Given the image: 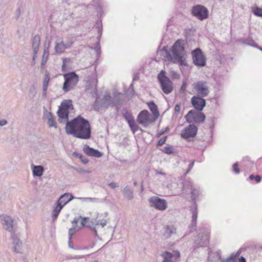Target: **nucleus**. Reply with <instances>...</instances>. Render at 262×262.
Masks as SVG:
<instances>
[{"label": "nucleus", "instance_id": "30", "mask_svg": "<svg viewBox=\"0 0 262 262\" xmlns=\"http://www.w3.org/2000/svg\"><path fill=\"white\" fill-rule=\"evenodd\" d=\"M128 123L133 133L138 130V126L136 124L133 118L128 119Z\"/></svg>", "mask_w": 262, "mask_h": 262}, {"label": "nucleus", "instance_id": "4", "mask_svg": "<svg viewBox=\"0 0 262 262\" xmlns=\"http://www.w3.org/2000/svg\"><path fill=\"white\" fill-rule=\"evenodd\" d=\"M64 82L63 85V90L68 92L74 89L78 82V75L75 72H71L66 74L63 76Z\"/></svg>", "mask_w": 262, "mask_h": 262}, {"label": "nucleus", "instance_id": "51", "mask_svg": "<svg viewBox=\"0 0 262 262\" xmlns=\"http://www.w3.org/2000/svg\"><path fill=\"white\" fill-rule=\"evenodd\" d=\"M79 221V219L77 217L75 218L72 222V224H73V226H77V224L78 223Z\"/></svg>", "mask_w": 262, "mask_h": 262}, {"label": "nucleus", "instance_id": "9", "mask_svg": "<svg viewBox=\"0 0 262 262\" xmlns=\"http://www.w3.org/2000/svg\"><path fill=\"white\" fill-rule=\"evenodd\" d=\"M193 88L198 96L202 97L207 96L209 92V87L206 82L199 81L193 84Z\"/></svg>", "mask_w": 262, "mask_h": 262}, {"label": "nucleus", "instance_id": "18", "mask_svg": "<svg viewBox=\"0 0 262 262\" xmlns=\"http://www.w3.org/2000/svg\"><path fill=\"white\" fill-rule=\"evenodd\" d=\"M83 150L87 155L91 157L100 158L102 156V154L98 150L93 149L88 145H85L84 146Z\"/></svg>", "mask_w": 262, "mask_h": 262}, {"label": "nucleus", "instance_id": "62", "mask_svg": "<svg viewBox=\"0 0 262 262\" xmlns=\"http://www.w3.org/2000/svg\"><path fill=\"white\" fill-rule=\"evenodd\" d=\"M168 127L166 128L165 130H163L162 132H161L160 133V135L163 134L165 131H166V130H168Z\"/></svg>", "mask_w": 262, "mask_h": 262}, {"label": "nucleus", "instance_id": "47", "mask_svg": "<svg viewBox=\"0 0 262 262\" xmlns=\"http://www.w3.org/2000/svg\"><path fill=\"white\" fill-rule=\"evenodd\" d=\"M8 122L5 119H2L0 120V126H3L7 124Z\"/></svg>", "mask_w": 262, "mask_h": 262}, {"label": "nucleus", "instance_id": "12", "mask_svg": "<svg viewBox=\"0 0 262 262\" xmlns=\"http://www.w3.org/2000/svg\"><path fill=\"white\" fill-rule=\"evenodd\" d=\"M71 43L65 42L62 39L58 38L55 42V52L58 54H61L64 52L66 50L70 48Z\"/></svg>", "mask_w": 262, "mask_h": 262}, {"label": "nucleus", "instance_id": "25", "mask_svg": "<svg viewBox=\"0 0 262 262\" xmlns=\"http://www.w3.org/2000/svg\"><path fill=\"white\" fill-rule=\"evenodd\" d=\"M113 104V102L111 100V97L109 95H106L104 96L103 99L100 103V106L102 107H107L108 106Z\"/></svg>", "mask_w": 262, "mask_h": 262}, {"label": "nucleus", "instance_id": "13", "mask_svg": "<svg viewBox=\"0 0 262 262\" xmlns=\"http://www.w3.org/2000/svg\"><path fill=\"white\" fill-rule=\"evenodd\" d=\"M137 121L144 126H147L152 122L149 112L146 110L141 112L138 116Z\"/></svg>", "mask_w": 262, "mask_h": 262}, {"label": "nucleus", "instance_id": "46", "mask_svg": "<svg viewBox=\"0 0 262 262\" xmlns=\"http://www.w3.org/2000/svg\"><path fill=\"white\" fill-rule=\"evenodd\" d=\"M174 111L176 114H178L180 111V105L178 104H176L174 107Z\"/></svg>", "mask_w": 262, "mask_h": 262}, {"label": "nucleus", "instance_id": "11", "mask_svg": "<svg viewBox=\"0 0 262 262\" xmlns=\"http://www.w3.org/2000/svg\"><path fill=\"white\" fill-rule=\"evenodd\" d=\"M162 256L163 258L162 262H177L179 260L180 253L177 251H173L172 252L165 251Z\"/></svg>", "mask_w": 262, "mask_h": 262}, {"label": "nucleus", "instance_id": "36", "mask_svg": "<svg viewBox=\"0 0 262 262\" xmlns=\"http://www.w3.org/2000/svg\"><path fill=\"white\" fill-rule=\"evenodd\" d=\"M79 228L77 226H73L69 230V241H71L72 236L75 233L77 230H78Z\"/></svg>", "mask_w": 262, "mask_h": 262}, {"label": "nucleus", "instance_id": "26", "mask_svg": "<svg viewBox=\"0 0 262 262\" xmlns=\"http://www.w3.org/2000/svg\"><path fill=\"white\" fill-rule=\"evenodd\" d=\"M59 108L66 111H69L70 109H73L72 101L70 100H64Z\"/></svg>", "mask_w": 262, "mask_h": 262}, {"label": "nucleus", "instance_id": "2", "mask_svg": "<svg viewBox=\"0 0 262 262\" xmlns=\"http://www.w3.org/2000/svg\"><path fill=\"white\" fill-rule=\"evenodd\" d=\"M171 60L174 63L186 66L187 63L184 57L185 54L183 47V41L178 40L172 47Z\"/></svg>", "mask_w": 262, "mask_h": 262}, {"label": "nucleus", "instance_id": "27", "mask_svg": "<svg viewBox=\"0 0 262 262\" xmlns=\"http://www.w3.org/2000/svg\"><path fill=\"white\" fill-rule=\"evenodd\" d=\"M62 208V206H61L59 203L56 202V206L55 207H54L52 212V219L53 221H55L57 218Z\"/></svg>", "mask_w": 262, "mask_h": 262}, {"label": "nucleus", "instance_id": "34", "mask_svg": "<svg viewBox=\"0 0 262 262\" xmlns=\"http://www.w3.org/2000/svg\"><path fill=\"white\" fill-rule=\"evenodd\" d=\"M239 256V253H233L231 256L223 262H235L236 259Z\"/></svg>", "mask_w": 262, "mask_h": 262}, {"label": "nucleus", "instance_id": "40", "mask_svg": "<svg viewBox=\"0 0 262 262\" xmlns=\"http://www.w3.org/2000/svg\"><path fill=\"white\" fill-rule=\"evenodd\" d=\"M73 168L76 170L77 172L80 173H90L91 171L89 170H84L81 168H76L73 167Z\"/></svg>", "mask_w": 262, "mask_h": 262}, {"label": "nucleus", "instance_id": "1", "mask_svg": "<svg viewBox=\"0 0 262 262\" xmlns=\"http://www.w3.org/2000/svg\"><path fill=\"white\" fill-rule=\"evenodd\" d=\"M67 133L74 137L88 139L91 137V128L89 121L80 116L68 121L65 127Z\"/></svg>", "mask_w": 262, "mask_h": 262}, {"label": "nucleus", "instance_id": "44", "mask_svg": "<svg viewBox=\"0 0 262 262\" xmlns=\"http://www.w3.org/2000/svg\"><path fill=\"white\" fill-rule=\"evenodd\" d=\"M167 137L165 136V137L161 138L159 140V141L158 142V145L161 146L165 142Z\"/></svg>", "mask_w": 262, "mask_h": 262}, {"label": "nucleus", "instance_id": "35", "mask_svg": "<svg viewBox=\"0 0 262 262\" xmlns=\"http://www.w3.org/2000/svg\"><path fill=\"white\" fill-rule=\"evenodd\" d=\"M50 75L48 73H46L45 75L44 80L43 82L42 88H48L50 81Z\"/></svg>", "mask_w": 262, "mask_h": 262}, {"label": "nucleus", "instance_id": "53", "mask_svg": "<svg viewBox=\"0 0 262 262\" xmlns=\"http://www.w3.org/2000/svg\"><path fill=\"white\" fill-rule=\"evenodd\" d=\"M43 88L42 96L45 98L47 95V91L48 88Z\"/></svg>", "mask_w": 262, "mask_h": 262}, {"label": "nucleus", "instance_id": "49", "mask_svg": "<svg viewBox=\"0 0 262 262\" xmlns=\"http://www.w3.org/2000/svg\"><path fill=\"white\" fill-rule=\"evenodd\" d=\"M194 161H193L192 163H191L189 166V168H188V169L187 170V171H186V174H187L189 172V171L191 170V169L192 168L193 165H194Z\"/></svg>", "mask_w": 262, "mask_h": 262}, {"label": "nucleus", "instance_id": "61", "mask_svg": "<svg viewBox=\"0 0 262 262\" xmlns=\"http://www.w3.org/2000/svg\"><path fill=\"white\" fill-rule=\"evenodd\" d=\"M33 60H35V58L37 56V54H35V53H33Z\"/></svg>", "mask_w": 262, "mask_h": 262}, {"label": "nucleus", "instance_id": "33", "mask_svg": "<svg viewBox=\"0 0 262 262\" xmlns=\"http://www.w3.org/2000/svg\"><path fill=\"white\" fill-rule=\"evenodd\" d=\"M49 53L44 52L43 53V55L42 56L41 61V66L42 69L44 68L45 64H46L48 57H49Z\"/></svg>", "mask_w": 262, "mask_h": 262}, {"label": "nucleus", "instance_id": "57", "mask_svg": "<svg viewBox=\"0 0 262 262\" xmlns=\"http://www.w3.org/2000/svg\"><path fill=\"white\" fill-rule=\"evenodd\" d=\"M80 199L81 200H85V201H92L93 200H94L95 199H93V198H80Z\"/></svg>", "mask_w": 262, "mask_h": 262}, {"label": "nucleus", "instance_id": "48", "mask_svg": "<svg viewBox=\"0 0 262 262\" xmlns=\"http://www.w3.org/2000/svg\"><path fill=\"white\" fill-rule=\"evenodd\" d=\"M108 185L112 188H115L116 187H118V184L116 183L115 182H111L110 184H108Z\"/></svg>", "mask_w": 262, "mask_h": 262}, {"label": "nucleus", "instance_id": "56", "mask_svg": "<svg viewBox=\"0 0 262 262\" xmlns=\"http://www.w3.org/2000/svg\"><path fill=\"white\" fill-rule=\"evenodd\" d=\"M239 262H246V260L245 258L243 256H241L240 258H239Z\"/></svg>", "mask_w": 262, "mask_h": 262}, {"label": "nucleus", "instance_id": "16", "mask_svg": "<svg viewBox=\"0 0 262 262\" xmlns=\"http://www.w3.org/2000/svg\"><path fill=\"white\" fill-rule=\"evenodd\" d=\"M197 130V127L194 125L190 124L182 132V137L185 139L193 137L196 135Z\"/></svg>", "mask_w": 262, "mask_h": 262}, {"label": "nucleus", "instance_id": "14", "mask_svg": "<svg viewBox=\"0 0 262 262\" xmlns=\"http://www.w3.org/2000/svg\"><path fill=\"white\" fill-rule=\"evenodd\" d=\"M0 221L4 228L9 232H12L13 228V221L12 219L7 215L0 216Z\"/></svg>", "mask_w": 262, "mask_h": 262}, {"label": "nucleus", "instance_id": "50", "mask_svg": "<svg viewBox=\"0 0 262 262\" xmlns=\"http://www.w3.org/2000/svg\"><path fill=\"white\" fill-rule=\"evenodd\" d=\"M69 59H68V58H63L62 59V61H63V63H62V71L64 70V69L66 68V62L67 61V60H69Z\"/></svg>", "mask_w": 262, "mask_h": 262}, {"label": "nucleus", "instance_id": "22", "mask_svg": "<svg viewBox=\"0 0 262 262\" xmlns=\"http://www.w3.org/2000/svg\"><path fill=\"white\" fill-rule=\"evenodd\" d=\"M40 43V36L38 35H35L32 40V49L33 50V53L37 54Z\"/></svg>", "mask_w": 262, "mask_h": 262}, {"label": "nucleus", "instance_id": "37", "mask_svg": "<svg viewBox=\"0 0 262 262\" xmlns=\"http://www.w3.org/2000/svg\"><path fill=\"white\" fill-rule=\"evenodd\" d=\"M253 12L256 16L262 17V8L256 7L253 9Z\"/></svg>", "mask_w": 262, "mask_h": 262}, {"label": "nucleus", "instance_id": "31", "mask_svg": "<svg viewBox=\"0 0 262 262\" xmlns=\"http://www.w3.org/2000/svg\"><path fill=\"white\" fill-rule=\"evenodd\" d=\"M147 105L152 113L155 116H159V112L157 109V106L153 101H150L147 103Z\"/></svg>", "mask_w": 262, "mask_h": 262}, {"label": "nucleus", "instance_id": "45", "mask_svg": "<svg viewBox=\"0 0 262 262\" xmlns=\"http://www.w3.org/2000/svg\"><path fill=\"white\" fill-rule=\"evenodd\" d=\"M237 166L238 165L237 163H234L233 165V170L236 173H238L239 172V169Z\"/></svg>", "mask_w": 262, "mask_h": 262}, {"label": "nucleus", "instance_id": "59", "mask_svg": "<svg viewBox=\"0 0 262 262\" xmlns=\"http://www.w3.org/2000/svg\"><path fill=\"white\" fill-rule=\"evenodd\" d=\"M69 246L71 248H73V246H72V245H71V241H69Z\"/></svg>", "mask_w": 262, "mask_h": 262}, {"label": "nucleus", "instance_id": "3", "mask_svg": "<svg viewBox=\"0 0 262 262\" xmlns=\"http://www.w3.org/2000/svg\"><path fill=\"white\" fill-rule=\"evenodd\" d=\"M108 219H102L97 220L96 219L90 220L88 217H83L81 221V227H86L92 230L96 236H98L97 229L101 226L102 229L107 224Z\"/></svg>", "mask_w": 262, "mask_h": 262}, {"label": "nucleus", "instance_id": "64", "mask_svg": "<svg viewBox=\"0 0 262 262\" xmlns=\"http://www.w3.org/2000/svg\"><path fill=\"white\" fill-rule=\"evenodd\" d=\"M134 185L135 186H137L138 185V183L137 182H134Z\"/></svg>", "mask_w": 262, "mask_h": 262}, {"label": "nucleus", "instance_id": "52", "mask_svg": "<svg viewBox=\"0 0 262 262\" xmlns=\"http://www.w3.org/2000/svg\"><path fill=\"white\" fill-rule=\"evenodd\" d=\"M99 104V101L98 99H96L95 103L94 104L95 109L98 110L99 108L98 107V105Z\"/></svg>", "mask_w": 262, "mask_h": 262}, {"label": "nucleus", "instance_id": "7", "mask_svg": "<svg viewBox=\"0 0 262 262\" xmlns=\"http://www.w3.org/2000/svg\"><path fill=\"white\" fill-rule=\"evenodd\" d=\"M191 110L188 112L185 117L187 121L189 123H202L204 121L205 115L200 112Z\"/></svg>", "mask_w": 262, "mask_h": 262}, {"label": "nucleus", "instance_id": "5", "mask_svg": "<svg viewBox=\"0 0 262 262\" xmlns=\"http://www.w3.org/2000/svg\"><path fill=\"white\" fill-rule=\"evenodd\" d=\"M161 89L163 92L166 94L171 93L173 90V86L171 81L165 76V72L161 71L158 76Z\"/></svg>", "mask_w": 262, "mask_h": 262}, {"label": "nucleus", "instance_id": "21", "mask_svg": "<svg viewBox=\"0 0 262 262\" xmlns=\"http://www.w3.org/2000/svg\"><path fill=\"white\" fill-rule=\"evenodd\" d=\"M44 117L47 119V123L50 127H54L56 128V123L54 121L51 113L46 111L44 113Z\"/></svg>", "mask_w": 262, "mask_h": 262}, {"label": "nucleus", "instance_id": "24", "mask_svg": "<svg viewBox=\"0 0 262 262\" xmlns=\"http://www.w3.org/2000/svg\"><path fill=\"white\" fill-rule=\"evenodd\" d=\"M44 168L41 165H34L32 167V172L34 176L41 177L43 172Z\"/></svg>", "mask_w": 262, "mask_h": 262}, {"label": "nucleus", "instance_id": "41", "mask_svg": "<svg viewBox=\"0 0 262 262\" xmlns=\"http://www.w3.org/2000/svg\"><path fill=\"white\" fill-rule=\"evenodd\" d=\"M191 194L193 199H194L198 195V191L196 189H195L191 186Z\"/></svg>", "mask_w": 262, "mask_h": 262}, {"label": "nucleus", "instance_id": "39", "mask_svg": "<svg viewBox=\"0 0 262 262\" xmlns=\"http://www.w3.org/2000/svg\"><path fill=\"white\" fill-rule=\"evenodd\" d=\"M172 150H173L172 148L169 146H165L163 150V151L166 154H170L172 153Z\"/></svg>", "mask_w": 262, "mask_h": 262}, {"label": "nucleus", "instance_id": "19", "mask_svg": "<svg viewBox=\"0 0 262 262\" xmlns=\"http://www.w3.org/2000/svg\"><path fill=\"white\" fill-rule=\"evenodd\" d=\"M199 238H200L201 242L198 243L199 244L202 246L207 244L209 238V232L207 229L203 228L201 230L199 233Z\"/></svg>", "mask_w": 262, "mask_h": 262}, {"label": "nucleus", "instance_id": "6", "mask_svg": "<svg viewBox=\"0 0 262 262\" xmlns=\"http://www.w3.org/2000/svg\"><path fill=\"white\" fill-rule=\"evenodd\" d=\"M150 207L160 211H164L167 208V202L163 199L157 196H152L148 199Z\"/></svg>", "mask_w": 262, "mask_h": 262}, {"label": "nucleus", "instance_id": "43", "mask_svg": "<svg viewBox=\"0 0 262 262\" xmlns=\"http://www.w3.org/2000/svg\"><path fill=\"white\" fill-rule=\"evenodd\" d=\"M79 159H80L81 161L84 164H86L88 162V160L84 158L83 156L80 155L79 156Z\"/></svg>", "mask_w": 262, "mask_h": 262}, {"label": "nucleus", "instance_id": "38", "mask_svg": "<svg viewBox=\"0 0 262 262\" xmlns=\"http://www.w3.org/2000/svg\"><path fill=\"white\" fill-rule=\"evenodd\" d=\"M51 41L50 40H47L44 43V49L43 52L49 53V49L50 47Z\"/></svg>", "mask_w": 262, "mask_h": 262}, {"label": "nucleus", "instance_id": "54", "mask_svg": "<svg viewBox=\"0 0 262 262\" xmlns=\"http://www.w3.org/2000/svg\"><path fill=\"white\" fill-rule=\"evenodd\" d=\"M255 179L257 183H258V182H260V181L261 180V178L259 176H256L255 177Z\"/></svg>", "mask_w": 262, "mask_h": 262}, {"label": "nucleus", "instance_id": "55", "mask_svg": "<svg viewBox=\"0 0 262 262\" xmlns=\"http://www.w3.org/2000/svg\"><path fill=\"white\" fill-rule=\"evenodd\" d=\"M156 174H161V175H163L164 176H166V173H165L163 172L162 171H158V170H156Z\"/></svg>", "mask_w": 262, "mask_h": 262}, {"label": "nucleus", "instance_id": "23", "mask_svg": "<svg viewBox=\"0 0 262 262\" xmlns=\"http://www.w3.org/2000/svg\"><path fill=\"white\" fill-rule=\"evenodd\" d=\"M69 112L66 111L59 108L57 111V114L59 117L58 121L62 123L63 120H66L68 119Z\"/></svg>", "mask_w": 262, "mask_h": 262}, {"label": "nucleus", "instance_id": "8", "mask_svg": "<svg viewBox=\"0 0 262 262\" xmlns=\"http://www.w3.org/2000/svg\"><path fill=\"white\" fill-rule=\"evenodd\" d=\"M192 55L193 62L195 66L203 67L206 65V58L200 49L197 48L193 50Z\"/></svg>", "mask_w": 262, "mask_h": 262}, {"label": "nucleus", "instance_id": "28", "mask_svg": "<svg viewBox=\"0 0 262 262\" xmlns=\"http://www.w3.org/2000/svg\"><path fill=\"white\" fill-rule=\"evenodd\" d=\"M198 217V210L195 207L192 212V221L190 228L191 229L195 228L196 224V220Z\"/></svg>", "mask_w": 262, "mask_h": 262}, {"label": "nucleus", "instance_id": "15", "mask_svg": "<svg viewBox=\"0 0 262 262\" xmlns=\"http://www.w3.org/2000/svg\"><path fill=\"white\" fill-rule=\"evenodd\" d=\"M191 103L196 110L202 111L206 105L204 99L200 96H193L191 98Z\"/></svg>", "mask_w": 262, "mask_h": 262}, {"label": "nucleus", "instance_id": "63", "mask_svg": "<svg viewBox=\"0 0 262 262\" xmlns=\"http://www.w3.org/2000/svg\"><path fill=\"white\" fill-rule=\"evenodd\" d=\"M176 75L179 76V75H178L177 73H176L174 72H172V76H176Z\"/></svg>", "mask_w": 262, "mask_h": 262}, {"label": "nucleus", "instance_id": "10", "mask_svg": "<svg viewBox=\"0 0 262 262\" xmlns=\"http://www.w3.org/2000/svg\"><path fill=\"white\" fill-rule=\"evenodd\" d=\"M192 13L200 20L206 19L208 16V11L204 6L196 5L192 9Z\"/></svg>", "mask_w": 262, "mask_h": 262}, {"label": "nucleus", "instance_id": "17", "mask_svg": "<svg viewBox=\"0 0 262 262\" xmlns=\"http://www.w3.org/2000/svg\"><path fill=\"white\" fill-rule=\"evenodd\" d=\"M12 239L14 251L16 253L23 252V245L16 235H12Z\"/></svg>", "mask_w": 262, "mask_h": 262}, {"label": "nucleus", "instance_id": "60", "mask_svg": "<svg viewBox=\"0 0 262 262\" xmlns=\"http://www.w3.org/2000/svg\"><path fill=\"white\" fill-rule=\"evenodd\" d=\"M249 178H250V180H253L254 178H255V177L254 176V175L251 174L249 176Z\"/></svg>", "mask_w": 262, "mask_h": 262}, {"label": "nucleus", "instance_id": "29", "mask_svg": "<svg viewBox=\"0 0 262 262\" xmlns=\"http://www.w3.org/2000/svg\"><path fill=\"white\" fill-rule=\"evenodd\" d=\"M123 193L128 200H130L134 198L133 191L128 186H126L124 188Z\"/></svg>", "mask_w": 262, "mask_h": 262}, {"label": "nucleus", "instance_id": "42", "mask_svg": "<svg viewBox=\"0 0 262 262\" xmlns=\"http://www.w3.org/2000/svg\"><path fill=\"white\" fill-rule=\"evenodd\" d=\"M186 87V81H183V84L181 86V88L180 89V92L181 93H184L185 91Z\"/></svg>", "mask_w": 262, "mask_h": 262}, {"label": "nucleus", "instance_id": "58", "mask_svg": "<svg viewBox=\"0 0 262 262\" xmlns=\"http://www.w3.org/2000/svg\"><path fill=\"white\" fill-rule=\"evenodd\" d=\"M125 118L128 121V119L129 118H133L129 114H127L125 115Z\"/></svg>", "mask_w": 262, "mask_h": 262}, {"label": "nucleus", "instance_id": "32", "mask_svg": "<svg viewBox=\"0 0 262 262\" xmlns=\"http://www.w3.org/2000/svg\"><path fill=\"white\" fill-rule=\"evenodd\" d=\"M176 232V229L173 227H167L164 232V236L166 238H169L170 236Z\"/></svg>", "mask_w": 262, "mask_h": 262}, {"label": "nucleus", "instance_id": "20", "mask_svg": "<svg viewBox=\"0 0 262 262\" xmlns=\"http://www.w3.org/2000/svg\"><path fill=\"white\" fill-rule=\"evenodd\" d=\"M73 198L74 197L71 194L66 193L59 198L57 202L63 207Z\"/></svg>", "mask_w": 262, "mask_h": 262}]
</instances>
